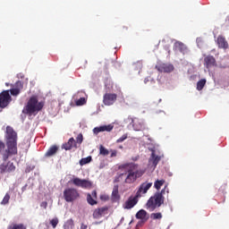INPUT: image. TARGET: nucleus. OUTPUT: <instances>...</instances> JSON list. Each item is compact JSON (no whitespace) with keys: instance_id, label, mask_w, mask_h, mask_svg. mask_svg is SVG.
Returning a JSON list of instances; mask_svg holds the SVG:
<instances>
[{"instance_id":"21","label":"nucleus","mask_w":229,"mask_h":229,"mask_svg":"<svg viewBox=\"0 0 229 229\" xmlns=\"http://www.w3.org/2000/svg\"><path fill=\"white\" fill-rule=\"evenodd\" d=\"M136 218L143 221H148V219H149V215H148V212L146 210L140 209L137 212Z\"/></svg>"},{"instance_id":"5","label":"nucleus","mask_w":229,"mask_h":229,"mask_svg":"<svg viewBox=\"0 0 229 229\" xmlns=\"http://www.w3.org/2000/svg\"><path fill=\"white\" fill-rule=\"evenodd\" d=\"M15 165L12 161H4L0 164V174H10L11 173H15Z\"/></svg>"},{"instance_id":"29","label":"nucleus","mask_w":229,"mask_h":229,"mask_svg":"<svg viewBox=\"0 0 229 229\" xmlns=\"http://www.w3.org/2000/svg\"><path fill=\"white\" fill-rule=\"evenodd\" d=\"M14 89L21 92V90L24 89V83H22V81H16V83L14 84Z\"/></svg>"},{"instance_id":"10","label":"nucleus","mask_w":229,"mask_h":229,"mask_svg":"<svg viewBox=\"0 0 229 229\" xmlns=\"http://www.w3.org/2000/svg\"><path fill=\"white\" fill-rule=\"evenodd\" d=\"M106 214H108V207L98 208L94 210L93 218L101 219V217H103V216H106Z\"/></svg>"},{"instance_id":"33","label":"nucleus","mask_w":229,"mask_h":229,"mask_svg":"<svg viewBox=\"0 0 229 229\" xmlns=\"http://www.w3.org/2000/svg\"><path fill=\"white\" fill-rule=\"evenodd\" d=\"M85 103H87V100L85 99V98H81L76 101V106H82V105H85Z\"/></svg>"},{"instance_id":"45","label":"nucleus","mask_w":229,"mask_h":229,"mask_svg":"<svg viewBox=\"0 0 229 229\" xmlns=\"http://www.w3.org/2000/svg\"><path fill=\"white\" fill-rule=\"evenodd\" d=\"M119 198V195H117V193L115 194V199H117Z\"/></svg>"},{"instance_id":"17","label":"nucleus","mask_w":229,"mask_h":229,"mask_svg":"<svg viewBox=\"0 0 229 229\" xmlns=\"http://www.w3.org/2000/svg\"><path fill=\"white\" fill-rule=\"evenodd\" d=\"M62 148L63 149H65V151H71L72 148H78V146L76 145V140H74V138H70L68 142L63 144Z\"/></svg>"},{"instance_id":"16","label":"nucleus","mask_w":229,"mask_h":229,"mask_svg":"<svg viewBox=\"0 0 229 229\" xmlns=\"http://www.w3.org/2000/svg\"><path fill=\"white\" fill-rule=\"evenodd\" d=\"M59 149L60 147H58V145H52L45 153V158H51V157H55V155L58 153Z\"/></svg>"},{"instance_id":"24","label":"nucleus","mask_w":229,"mask_h":229,"mask_svg":"<svg viewBox=\"0 0 229 229\" xmlns=\"http://www.w3.org/2000/svg\"><path fill=\"white\" fill-rule=\"evenodd\" d=\"M63 228L64 229H72V228H74V220H72V218L68 219L64 223Z\"/></svg>"},{"instance_id":"13","label":"nucleus","mask_w":229,"mask_h":229,"mask_svg":"<svg viewBox=\"0 0 229 229\" xmlns=\"http://www.w3.org/2000/svg\"><path fill=\"white\" fill-rule=\"evenodd\" d=\"M160 160H162V157L157 155L155 153V150H152L151 156L148 159L149 165H152V167H157V165H158V163L160 162Z\"/></svg>"},{"instance_id":"4","label":"nucleus","mask_w":229,"mask_h":229,"mask_svg":"<svg viewBox=\"0 0 229 229\" xmlns=\"http://www.w3.org/2000/svg\"><path fill=\"white\" fill-rule=\"evenodd\" d=\"M42 108H44V102H38V98L37 96H32L27 102V105L22 110V113L31 115L33 114L40 112Z\"/></svg>"},{"instance_id":"20","label":"nucleus","mask_w":229,"mask_h":229,"mask_svg":"<svg viewBox=\"0 0 229 229\" xmlns=\"http://www.w3.org/2000/svg\"><path fill=\"white\" fill-rule=\"evenodd\" d=\"M115 99V94H110V93H106V95H104V104L110 106V105H114V101Z\"/></svg>"},{"instance_id":"36","label":"nucleus","mask_w":229,"mask_h":229,"mask_svg":"<svg viewBox=\"0 0 229 229\" xmlns=\"http://www.w3.org/2000/svg\"><path fill=\"white\" fill-rule=\"evenodd\" d=\"M58 218L55 217L50 221V225L53 226V228H55L58 225Z\"/></svg>"},{"instance_id":"9","label":"nucleus","mask_w":229,"mask_h":229,"mask_svg":"<svg viewBox=\"0 0 229 229\" xmlns=\"http://www.w3.org/2000/svg\"><path fill=\"white\" fill-rule=\"evenodd\" d=\"M156 69L159 72H173V71H174V66L171 64H159L156 65Z\"/></svg>"},{"instance_id":"11","label":"nucleus","mask_w":229,"mask_h":229,"mask_svg":"<svg viewBox=\"0 0 229 229\" xmlns=\"http://www.w3.org/2000/svg\"><path fill=\"white\" fill-rule=\"evenodd\" d=\"M153 183L151 182H143L140 184L138 191L136 192L137 197L140 198L142 194H146L149 189H151V186Z\"/></svg>"},{"instance_id":"47","label":"nucleus","mask_w":229,"mask_h":229,"mask_svg":"<svg viewBox=\"0 0 229 229\" xmlns=\"http://www.w3.org/2000/svg\"><path fill=\"white\" fill-rule=\"evenodd\" d=\"M118 148H119L120 149H123V146H118Z\"/></svg>"},{"instance_id":"42","label":"nucleus","mask_w":229,"mask_h":229,"mask_svg":"<svg viewBox=\"0 0 229 229\" xmlns=\"http://www.w3.org/2000/svg\"><path fill=\"white\" fill-rule=\"evenodd\" d=\"M89 228V225H85L84 223L81 224V229H87Z\"/></svg>"},{"instance_id":"31","label":"nucleus","mask_w":229,"mask_h":229,"mask_svg":"<svg viewBox=\"0 0 229 229\" xmlns=\"http://www.w3.org/2000/svg\"><path fill=\"white\" fill-rule=\"evenodd\" d=\"M10 203V193H6L1 201V205H8Z\"/></svg>"},{"instance_id":"35","label":"nucleus","mask_w":229,"mask_h":229,"mask_svg":"<svg viewBox=\"0 0 229 229\" xmlns=\"http://www.w3.org/2000/svg\"><path fill=\"white\" fill-rule=\"evenodd\" d=\"M10 92L12 96H19L21 94V91L15 88L11 89Z\"/></svg>"},{"instance_id":"37","label":"nucleus","mask_w":229,"mask_h":229,"mask_svg":"<svg viewBox=\"0 0 229 229\" xmlns=\"http://www.w3.org/2000/svg\"><path fill=\"white\" fill-rule=\"evenodd\" d=\"M128 139V134L125 133L123 134L121 138H119L116 142L117 144H119L120 142H124V140H126Z\"/></svg>"},{"instance_id":"8","label":"nucleus","mask_w":229,"mask_h":229,"mask_svg":"<svg viewBox=\"0 0 229 229\" xmlns=\"http://www.w3.org/2000/svg\"><path fill=\"white\" fill-rule=\"evenodd\" d=\"M72 183L73 185H76V187H81V189H90V187H92V182H90V181L80 179L78 177L73 178Z\"/></svg>"},{"instance_id":"39","label":"nucleus","mask_w":229,"mask_h":229,"mask_svg":"<svg viewBox=\"0 0 229 229\" xmlns=\"http://www.w3.org/2000/svg\"><path fill=\"white\" fill-rule=\"evenodd\" d=\"M148 220H140L138 222L136 228H140V226H142L144 223H146Z\"/></svg>"},{"instance_id":"3","label":"nucleus","mask_w":229,"mask_h":229,"mask_svg":"<svg viewBox=\"0 0 229 229\" xmlns=\"http://www.w3.org/2000/svg\"><path fill=\"white\" fill-rule=\"evenodd\" d=\"M167 186H165L161 191H157L154 194V196L150 197L147 201L146 208L149 212H153L157 208H160L162 205H164V201L165 198L164 194H165V190Z\"/></svg>"},{"instance_id":"25","label":"nucleus","mask_w":229,"mask_h":229,"mask_svg":"<svg viewBox=\"0 0 229 229\" xmlns=\"http://www.w3.org/2000/svg\"><path fill=\"white\" fill-rule=\"evenodd\" d=\"M205 85H207V80L201 79L197 82V90H203Z\"/></svg>"},{"instance_id":"32","label":"nucleus","mask_w":229,"mask_h":229,"mask_svg":"<svg viewBox=\"0 0 229 229\" xmlns=\"http://www.w3.org/2000/svg\"><path fill=\"white\" fill-rule=\"evenodd\" d=\"M76 146L81 145L83 142V134L80 133L78 134V136L76 137Z\"/></svg>"},{"instance_id":"28","label":"nucleus","mask_w":229,"mask_h":229,"mask_svg":"<svg viewBox=\"0 0 229 229\" xmlns=\"http://www.w3.org/2000/svg\"><path fill=\"white\" fill-rule=\"evenodd\" d=\"M165 183V180H157L155 182L154 187L155 189H157V191H160L162 185H164Z\"/></svg>"},{"instance_id":"43","label":"nucleus","mask_w":229,"mask_h":229,"mask_svg":"<svg viewBox=\"0 0 229 229\" xmlns=\"http://www.w3.org/2000/svg\"><path fill=\"white\" fill-rule=\"evenodd\" d=\"M112 196H115V188L113 189Z\"/></svg>"},{"instance_id":"6","label":"nucleus","mask_w":229,"mask_h":229,"mask_svg":"<svg viewBox=\"0 0 229 229\" xmlns=\"http://www.w3.org/2000/svg\"><path fill=\"white\" fill-rule=\"evenodd\" d=\"M64 198L67 203H71L74 201V199L80 198V193L78 192V190L74 188H68L64 191Z\"/></svg>"},{"instance_id":"38","label":"nucleus","mask_w":229,"mask_h":229,"mask_svg":"<svg viewBox=\"0 0 229 229\" xmlns=\"http://www.w3.org/2000/svg\"><path fill=\"white\" fill-rule=\"evenodd\" d=\"M100 199H101V201H108L110 199V196H108L106 194H102V195H100Z\"/></svg>"},{"instance_id":"30","label":"nucleus","mask_w":229,"mask_h":229,"mask_svg":"<svg viewBox=\"0 0 229 229\" xmlns=\"http://www.w3.org/2000/svg\"><path fill=\"white\" fill-rule=\"evenodd\" d=\"M110 152L108 149L105 148L103 145H100L99 147V154L102 155L103 157H106Z\"/></svg>"},{"instance_id":"12","label":"nucleus","mask_w":229,"mask_h":229,"mask_svg":"<svg viewBox=\"0 0 229 229\" xmlns=\"http://www.w3.org/2000/svg\"><path fill=\"white\" fill-rule=\"evenodd\" d=\"M139 203V197H137V194L135 197H130L125 203L123 204V208H126L127 210H130V208H133L135 205Z\"/></svg>"},{"instance_id":"23","label":"nucleus","mask_w":229,"mask_h":229,"mask_svg":"<svg viewBox=\"0 0 229 229\" xmlns=\"http://www.w3.org/2000/svg\"><path fill=\"white\" fill-rule=\"evenodd\" d=\"M7 229H27V227L24 224L13 223L10 225H8Z\"/></svg>"},{"instance_id":"1","label":"nucleus","mask_w":229,"mask_h":229,"mask_svg":"<svg viewBox=\"0 0 229 229\" xmlns=\"http://www.w3.org/2000/svg\"><path fill=\"white\" fill-rule=\"evenodd\" d=\"M17 132L11 126L6 127L5 144L0 140V155L2 160L6 162L10 157L17 155Z\"/></svg>"},{"instance_id":"18","label":"nucleus","mask_w":229,"mask_h":229,"mask_svg":"<svg viewBox=\"0 0 229 229\" xmlns=\"http://www.w3.org/2000/svg\"><path fill=\"white\" fill-rule=\"evenodd\" d=\"M216 44L220 49H228L229 45L226 38L223 36H218L216 38Z\"/></svg>"},{"instance_id":"22","label":"nucleus","mask_w":229,"mask_h":229,"mask_svg":"<svg viewBox=\"0 0 229 229\" xmlns=\"http://www.w3.org/2000/svg\"><path fill=\"white\" fill-rule=\"evenodd\" d=\"M174 51H180L181 53H183V50L185 49V45L180 41H176L174 45Z\"/></svg>"},{"instance_id":"7","label":"nucleus","mask_w":229,"mask_h":229,"mask_svg":"<svg viewBox=\"0 0 229 229\" xmlns=\"http://www.w3.org/2000/svg\"><path fill=\"white\" fill-rule=\"evenodd\" d=\"M12 103V96L9 90H4L0 93V108H6Z\"/></svg>"},{"instance_id":"46","label":"nucleus","mask_w":229,"mask_h":229,"mask_svg":"<svg viewBox=\"0 0 229 229\" xmlns=\"http://www.w3.org/2000/svg\"><path fill=\"white\" fill-rule=\"evenodd\" d=\"M144 82H145V83H148V79H145V80H144Z\"/></svg>"},{"instance_id":"19","label":"nucleus","mask_w":229,"mask_h":229,"mask_svg":"<svg viewBox=\"0 0 229 229\" xmlns=\"http://www.w3.org/2000/svg\"><path fill=\"white\" fill-rule=\"evenodd\" d=\"M114 130V126L112 125H102L99 127H95L93 129V133L98 135V133H101V131H112Z\"/></svg>"},{"instance_id":"15","label":"nucleus","mask_w":229,"mask_h":229,"mask_svg":"<svg viewBox=\"0 0 229 229\" xmlns=\"http://www.w3.org/2000/svg\"><path fill=\"white\" fill-rule=\"evenodd\" d=\"M132 128L135 131H142L146 130V125L144 123L137 118L132 120Z\"/></svg>"},{"instance_id":"14","label":"nucleus","mask_w":229,"mask_h":229,"mask_svg":"<svg viewBox=\"0 0 229 229\" xmlns=\"http://www.w3.org/2000/svg\"><path fill=\"white\" fill-rule=\"evenodd\" d=\"M204 65L207 67V69H210V67H216L217 65V63L216 62V57L213 55H207L204 58Z\"/></svg>"},{"instance_id":"44","label":"nucleus","mask_w":229,"mask_h":229,"mask_svg":"<svg viewBox=\"0 0 229 229\" xmlns=\"http://www.w3.org/2000/svg\"><path fill=\"white\" fill-rule=\"evenodd\" d=\"M115 152H112L111 157H114Z\"/></svg>"},{"instance_id":"48","label":"nucleus","mask_w":229,"mask_h":229,"mask_svg":"<svg viewBox=\"0 0 229 229\" xmlns=\"http://www.w3.org/2000/svg\"><path fill=\"white\" fill-rule=\"evenodd\" d=\"M121 221H124V217H122Z\"/></svg>"},{"instance_id":"26","label":"nucleus","mask_w":229,"mask_h":229,"mask_svg":"<svg viewBox=\"0 0 229 229\" xmlns=\"http://www.w3.org/2000/svg\"><path fill=\"white\" fill-rule=\"evenodd\" d=\"M87 201L89 205H91V206L98 205V200H96V199H94L92 195H90V193L87 194Z\"/></svg>"},{"instance_id":"40","label":"nucleus","mask_w":229,"mask_h":229,"mask_svg":"<svg viewBox=\"0 0 229 229\" xmlns=\"http://www.w3.org/2000/svg\"><path fill=\"white\" fill-rule=\"evenodd\" d=\"M91 197L94 198V199H98V192L96 191H93L90 194Z\"/></svg>"},{"instance_id":"2","label":"nucleus","mask_w":229,"mask_h":229,"mask_svg":"<svg viewBox=\"0 0 229 229\" xmlns=\"http://www.w3.org/2000/svg\"><path fill=\"white\" fill-rule=\"evenodd\" d=\"M118 169L123 173L118 174L116 182H121L123 177H124L125 183H134L137 178H140L144 174V171L139 170V165L134 163L123 164Z\"/></svg>"},{"instance_id":"27","label":"nucleus","mask_w":229,"mask_h":229,"mask_svg":"<svg viewBox=\"0 0 229 229\" xmlns=\"http://www.w3.org/2000/svg\"><path fill=\"white\" fill-rule=\"evenodd\" d=\"M90 162H92V157L89 156L80 160V165H86V164H90Z\"/></svg>"},{"instance_id":"41","label":"nucleus","mask_w":229,"mask_h":229,"mask_svg":"<svg viewBox=\"0 0 229 229\" xmlns=\"http://www.w3.org/2000/svg\"><path fill=\"white\" fill-rule=\"evenodd\" d=\"M40 207H41L42 208H47V201H43V202H41Z\"/></svg>"},{"instance_id":"34","label":"nucleus","mask_w":229,"mask_h":229,"mask_svg":"<svg viewBox=\"0 0 229 229\" xmlns=\"http://www.w3.org/2000/svg\"><path fill=\"white\" fill-rule=\"evenodd\" d=\"M150 217L152 218V219H162V213H152L151 215H150Z\"/></svg>"}]
</instances>
